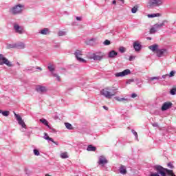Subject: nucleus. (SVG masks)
Returning <instances> with one entry per match:
<instances>
[{
  "label": "nucleus",
  "mask_w": 176,
  "mask_h": 176,
  "mask_svg": "<svg viewBox=\"0 0 176 176\" xmlns=\"http://www.w3.org/2000/svg\"><path fill=\"white\" fill-rule=\"evenodd\" d=\"M65 126L66 129H67L68 130H72V129H74V127L72 126V124H71L69 122H65Z\"/></svg>",
  "instance_id": "obj_30"
},
{
  "label": "nucleus",
  "mask_w": 176,
  "mask_h": 176,
  "mask_svg": "<svg viewBox=\"0 0 176 176\" xmlns=\"http://www.w3.org/2000/svg\"><path fill=\"white\" fill-rule=\"evenodd\" d=\"M88 58L90 60H94V61H101L104 58V55H98V54H88Z\"/></svg>",
  "instance_id": "obj_8"
},
{
  "label": "nucleus",
  "mask_w": 176,
  "mask_h": 176,
  "mask_svg": "<svg viewBox=\"0 0 176 176\" xmlns=\"http://www.w3.org/2000/svg\"><path fill=\"white\" fill-rule=\"evenodd\" d=\"M103 44L104 46H109V45H111V41L109 40H105Z\"/></svg>",
  "instance_id": "obj_40"
},
{
  "label": "nucleus",
  "mask_w": 176,
  "mask_h": 176,
  "mask_svg": "<svg viewBox=\"0 0 176 176\" xmlns=\"http://www.w3.org/2000/svg\"><path fill=\"white\" fill-rule=\"evenodd\" d=\"M7 65V67H13V63L10 62L3 54H0V65Z\"/></svg>",
  "instance_id": "obj_6"
},
{
  "label": "nucleus",
  "mask_w": 176,
  "mask_h": 176,
  "mask_svg": "<svg viewBox=\"0 0 176 176\" xmlns=\"http://www.w3.org/2000/svg\"><path fill=\"white\" fill-rule=\"evenodd\" d=\"M120 2H122V3H124V0H120Z\"/></svg>",
  "instance_id": "obj_55"
},
{
  "label": "nucleus",
  "mask_w": 176,
  "mask_h": 176,
  "mask_svg": "<svg viewBox=\"0 0 176 176\" xmlns=\"http://www.w3.org/2000/svg\"><path fill=\"white\" fill-rule=\"evenodd\" d=\"M116 56H118V52H116L115 50L110 51L108 54L109 58H115Z\"/></svg>",
  "instance_id": "obj_19"
},
{
  "label": "nucleus",
  "mask_w": 176,
  "mask_h": 176,
  "mask_svg": "<svg viewBox=\"0 0 176 176\" xmlns=\"http://www.w3.org/2000/svg\"><path fill=\"white\" fill-rule=\"evenodd\" d=\"M113 5H116V0L113 1Z\"/></svg>",
  "instance_id": "obj_54"
},
{
  "label": "nucleus",
  "mask_w": 176,
  "mask_h": 176,
  "mask_svg": "<svg viewBox=\"0 0 176 176\" xmlns=\"http://www.w3.org/2000/svg\"><path fill=\"white\" fill-rule=\"evenodd\" d=\"M159 45L157 44H154L152 45L148 46V49L151 50V52H157Z\"/></svg>",
  "instance_id": "obj_21"
},
{
  "label": "nucleus",
  "mask_w": 176,
  "mask_h": 176,
  "mask_svg": "<svg viewBox=\"0 0 176 176\" xmlns=\"http://www.w3.org/2000/svg\"><path fill=\"white\" fill-rule=\"evenodd\" d=\"M8 49H16V45L15 44H10L8 45Z\"/></svg>",
  "instance_id": "obj_38"
},
{
  "label": "nucleus",
  "mask_w": 176,
  "mask_h": 176,
  "mask_svg": "<svg viewBox=\"0 0 176 176\" xmlns=\"http://www.w3.org/2000/svg\"><path fill=\"white\" fill-rule=\"evenodd\" d=\"M157 57H163V56H166L167 54L166 49H158L157 50Z\"/></svg>",
  "instance_id": "obj_13"
},
{
  "label": "nucleus",
  "mask_w": 176,
  "mask_h": 176,
  "mask_svg": "<svg viewBox=\"0 0 176 176\" xmlns=\"http://www.w3.org/2000/svg\"><path fill=\"white\" fill-rule=\"evenodd\" d=\"M119 171L120 174H122V175H126V174H127V170L126 169V167L123 165L120 166Z\"/></svg>",
  "instance_id": "obj_20"
},
{
  "label": "nucleus",
  "mask_w": 176,
  "mask_h": 176,
  "mask_svg": "<svg viewBox=\"0 0 176 176\" xmlns=\"http://www.w3.org/2000/svg\"><path fill=\"white\" fill-rule=\"evenodd\" d=\"M154 170H155L157 173H151L149 176H176L175 174H174V171H173V170L164 168L160 165L155 166Z\"/></svg>",
  "instance_id": "obj_1"
},
{
  "label": "nucleus",
  "mask_w": 176,
  "mask_h": 176,
  "mask_svg": "<svg viewBox=\"0 0 176 176\" xmlns=\"http://www.w3.org/2000/svg\"><path fill=\"white\" fill-rule=\"evenodd\" d=\"M36 91H37V93H40V94H42V93H46L47 89H46V87L37 85L36 87Z\"/></svg>",
  "instance_id": "obj_14"
},
{
  "label": "nucleus",
  "mask_w": 176,
  "mask_h": 176,
  "mask_svg": "<svg viewBox=\"0 0 176 176\" xmlns=\"http://www.w3.org/2000/svg\"><path fill=\"white\" fill-rule=\"evenodd\" d=\"M103 108H104V109H105L106 111H108V107H107L103 106Z\"/></svg>",
  "instance_id": "obj_53"
},
{
  "label": "nucleus",
  "mask_w": 176,
  "mask_h": 176,
  "mask_svg": "<svg viewBox=\"0 0 176 176\" xmlns=\"http://www.w3.org/2000/svg\"><path fill=\"white\" fill-rule=\"evenodd\" d=\"M25 174L30 175V170L27 168H25Z\"/></svg>",
  "instance_id": "obj_46"
},
{
  "label": "nucleus",
  "mask_w": 176,
  "mask_h": 176,
  "mask_svg": "<svg viewBox=\"0 0 176 176\" xmlns=\"http://www.w3.org/2000/svg\"><path fill=\"white\" fill-rule=\"evenodd\" d=\"M168 167H169V168H174V166H173V164L171 163L168 164Z\"/></svg>",
  "instance_id": "obj_48"
},
{
  "label": "nucleus",
  "mask_w": 176,
  "mask_h": 176,
  "mask_svg": "<svg viewBox=\"0 0 176 176\" xmlns=\"http://www.w3.org/2000/svg\"><path fill=\"white\" fill-rule=\"evenodd\" d=\"M39 122H41V123H43V124H44V126H47V127H48V129H50V126L49 125V122L47 121L46 119H45V118L40 119Z\"/></svg>",
  "instance_id": "obj_23"
},
{
  "label": "nucleus",
  "mask_w": 176,
  "mask_h": 176,
  "mask_svg": "<svg viewBox=\"0 0 176 176\" xmlns=\"http://www.w3.org/2000/svg\"><path fill=\"white\" fill-rule=\"evenodd\" d=\"M138 6H135L133 8H132L131 9V12L132 13H137V12H138Z\"/></svg>",
  "instance_id": "obj_32"
},
{
  "label": "nucleus",
  "mask_w": 176,
  "mask_h": 176,
  "mask_svg": "<svg viewBox=\"0 0 176 176\" xmlns=\"http://www.w3.org/2000/svg\"><path fill=\"white\" fill-rule=\"evenodd\" d=\"M170 94L171 96H175V94H176V87H173V88H172V89H170Z\"/></svg>",
  "instance_id": "obj_33"
},
{
  "label": "nucleus",
  "mask_w": 176,
  "mask_h": 176,
  "mask_svg": "<svg viewBox=\"0 0 176 176\" xmlns=\"http://www.w3.org/2000/svg\"><path fill=\"white\" fill-rule=\"evenodd\" d=\"M157 30L153 26V28H151L150 30V34H155V32H157Z\"/></svg>",
  "instance_id": "obj_37"
},
{
  "label": "nucleus",
  "mask_w": 176,
  "mask_h": 176,
  "mask_svg": "<svg viewBox=\"0 0 176 176\" xmlns=\"http://www.w3.org/2000/svg\"><path fill=\"white\" fill-rule=\"evenodd\" d=\"M16 64H17L18 65H20V63H19V62H17Z\"/></svg>",
  "instance_id": "obj_58"
},
{
  "label": "nucleus",
  "mask_w": 176,
  "mask_h": 176,
  "mask_svg": "<svg viewBox=\"0 0 176 176\" xmlns=\"http://www.w3.org/2000/svg\"><path fill=\"white\" fill-rule=\"evenodd\" d=\"M96 43V38H91L87 41V45H93Z\"/></svg>",
  "instance_id": "obj_26"
},
{
  "label": "nucleus",
  "mask_w": 176,
  "mask_h": 176,
  "mask_svg": "<svg viewBox=\"0 0 176 176\" xmlns=\"http://www.w3.org/2000/svg\"><path fill=\"white\" fill-rule=\"evenodd\" d=\"M24 9L25 6L23 4H15L10 8L9 13L10 14H12V16H19V14H23V12H24Z\"/></svg>",
  "instance_id": "obj_2"
},
{
  "label": "nucleus",
  "mask_w": 176,
  "mask_h": 176,
  "mask_svg": "<svg viewBox=\"0 0 176 176\" xmlns=\"http://www.w3.org/2000/svg\"><path fill=\"white\" fill-rule=\"evenodd\" d=\"M67 35V32L63 31V30H60L58 32V36H65Z\"/></svg>",
  "instance_id": "obj_29"
},
{
  "label": "nucleus",
  "mask_w": 176,
  "mask_h": 176,
  "mask_svg": "<svg viewBox=\"0 0 176 176\" xmlns=\"http://www.w3.org/2000/svg\"><path fill=\"white\" fill-rule=\"evenodd\" d=\"M147 39H148V41H151L152 39V38L148 37Z\"/></svg>",
  "instance_id": "obj_56"
},
{
  "label": "nucleus",
  "mask_w": 176,
  "mask_h": 176,
  "mask_svg": "<svg viewBox=\"0 0 176 176\" xmlns=\"http://www.w3.org/2000/svg\"><path fill=\"white\" fill-rule=\"evenodd\" d=\"M60 157H61V159H68V157H69L68 153L67 152L62 153L60 154Z\"/></svg>",
  "instance_id": "obj_31"
},
{
  "label": "nucleus",
  "mask_w": 176,
  "mask_h": 176,
  "mask_svg": "<svg viewBox=\"0 0 176 176\" xmlns=\"http://www.w3.org/2000/svg\"><path fill=\"white\" fill-rule=\"evenodd\" d=\"M48 69L50 71V72H51V74H54L53 72L54 71V67H53V65H49L48 66Z\"/></svg>",
  "instance_id": "obj_36"
},
{
  "label": "nucleus",
  "mask_w": 176,
  "mask_h": 176,
  "mask_svg": "<svg viewBox=\"0 0 176 176\" xmlns=\"http://www.w3.org/2000/svg\"><path fill=\"white\" fill-rule=\"evenodd\" d=\"M52 76H54V78H56L58 82L61 81V79L60 78V77L58 76V75L57 74L52 73Z\"/></svg>",
  "instance_id": "obj_35"
},
{
  "label": "nucleus",
  "mask_w": 176,
  "mask_h": 176,
  "mask_svg": "<svg viewBox=\"0 0 176 176\" xmlns=\"http://www.w3.org/2000/svg\"><path fill=\"white\" fill-rule=\"evenodd\" d=\"M74 56L77 60V61H79V63H86V60L84 58H82V56H83V52L79 50H76L74 52Z\"/></svg>",
  "instance_id": "obj_7"
},
{
  "label": "nucleus",
  "mask_w": 176,
  "mask_h": 176,
  "mask_svg": "<svg viewBox=\"0 0 176 176\" xmlns=\"http://www.w3.org/2000/svg\"><path fill=\"white\" fill-rule=\"evenodd\" d=\"M16 49H20V50H23V49H25V44L23 42H19L16 43Z\"/></svg>",
  "instance_id": "obj_22"
},
{
  "label": "nucleus",
  "mask_w": 176,
  "mask_h": 176,
  "mask_svg": "<svg viewBox=\"0 0 176 176\" xmlns=\"http://www.w3.org/2000/svg\"><path fill=\"white\" fill-rule=\"evenodd\" d=\"M142 47V46L138 43V41H135L133 43V48L135 49V52H140Z\"/></svg>",
  "instance_id": "obj_17"
},
{
  "label": "nucleus",
  "mask_w": 176,
  "mask_h": 176,
  "mask_svg": "<svg viewBox=\"0 0 176 176\" xmlns=\"http://www.w3.org/2000/svg\"><path fill=\"white\" fill-rule=\"evenodd\" d=\"M167 76H168V74H165L162 76L163 79H166V78H167Z\"/></svg>",
  "instance_id": "obj_51"
},
{
  "label": "nucleus",
  "mask_w": 176,
  "mask_h": 176,
  "mask_svg": "<svg viewBox=\"0 0 176 176\" xmlns=\"http://www.w3.org/2000/svg\"><path fill=\"white\" fill-rule=\"evenodd\" d=\"M116 90H118V89H113V92H111V88L106 87L100 91V94L104 96V97H106V98H112V97L116 96Z\"/></svg>",
  "instance_id": "obj_3"
},
{
  "label": "nucleus",
  "mask_w": 176,
  "mask_h": 176,
  "mask_svg": "<svg viewBox=\"0 0 176 176\" xmlns=\"http://www.w3.org/2000/svg\"><path fill=\"white\" fill-rule=\"evenodd\" d=\"M165 21H164L162 23H157L154 25V27L157 30H160V28H162V27L164 26Z\"/></svg>",
  "instance_id": "obj_25"
},
{
  "label": "nucleus",
  "mask_w": 176,
  "mask_h": 176,
  "mask_svg": "<svg viewBox=\"0 0 176 176\" xmlns=\"http://www.w3.org/2000/svg\"><path fill=\"white\" fill-rule=\"evenodd\" d=\"M96 149L97 148L93 145H89L87 148V151H88V152H96Z\"/></svg>",
  "instance_id": "obj_24"
},
{
  "label": "nucleus",
  "mask_w": 176,
  "mask_h": 176,
  "mask_svg": "<svg viewBox=\"0 0 176 176\" xmlns=\"http://www.w3.org/2000/svg\"><path fill=\"white\" fill-rule=\"evenodd\" d=\"M132 133L133 135H135L136 140H138V134L137 133V132L135 130H132Z\"/></svg>",
  "instance_id": "obj_44"
},
{
  "label": "nucleus",
  "mask_w": 176,
  "mask_h": 176,
  "mask_svg": "<svg viewBox=\"0 0 176 176\" xmlns=\"http://www.w3.org/2000/svg\"><path fill=\"white\" fill-rule=\"evenodd\" d=\"M160 79V77H151L149 78V81L152 82L153 80H159Z\"/></svg>",
  "instance_id": "obj_39"
},
{
  "label": "nucleus",
  "mask_w": 176,
  "mask_h": 176,
  "mask_svg": "<svg viewBox=\"0 0 176 176\" xmlns=\"http://www.w3.org/2000/svg\"><path fill=\"white\" fill-rule=\"evenodd\" d=\"M152 125L153 126V127H157V126H159L157 124V122H155V123L152 124Z\"/></svg>",
  "instance_id": "obj_50"
},
{
  "label": "nucleus",
  "mask_w": 176,
  "mask_h": 176,
  "mask_svg": "<svg viewBox=\"0 0 176 176\" xmlns=\"http://www.w3.org/2000/svg\"><path fill=\"white\" fill-rule=\"evenodd\" d=\"M45 176H52V175H50L49 174H45Z\"/></svg>",
  "instance_id": "obj_57"
},
{
  "label": "nucleus",
  "mask_w": 176,
  "mask_h": 176,
  "mask_svg": "<svg viewBox=\"0 0 176 176\" xmlns=\"http://www.w3.org/2000/svg\"><path fill=\"white\" fill-rule=\"evenodd\" d=\"M39 34L41 35H49L50 34V30L49 28H43V30H40Z\"/></svg>",
  "instance_id": "obj_18"
},
{
  "label": "nucleus",
  "mask_w": 176,
  "mask_h": 176,
  "mask_svg": "<svg viewBox=\"0 0 176 176\" xmlns=\"http://www.w3.org/2000/svg\"><path fill=\"white\" fill-rule=\"evenodd\" d=\"M134 82V78L129 79L126 80V85H131Z\"/></svg>",
  "instance_id": "obj_43"
},
{
  "label": "nucleus",
  "mask_w": 176,
  "mask_h": 176,
  "mask_svg": "<svg viewBox=\"0 0 176 176\" xmlns=\"http://www.w3.org/2000/svg\"><path fill=\"white\" fill-rule=\"evenodd\" d=\"M173 107V103L171 102H165L162 104L161 107V111H164L170 109Z\"/></svg>",
  "instance_id": "obj_11"
},
{
  "label": "nucleus",
  "mask_w": 176,
  "mask_h": 176,
  "mask_svg": "<svg viewBox=\"0 0 176 176\" xmlns=\"http://www.w3.org/2000/svg\"><path fill=\"white\" fill-rule=\"evenodd\" d=\"M33 153L35 156H39L41 155V153H39V150L36 148L33 150Z\"/></svg>",
  "instance_id": "obj_34"
},
{
  "label": "nucleus",
  "mask_w": 176,
  "mask_h": 176,
  "mask_svg": "<svg viewBox=\"0 0 176 176\" xmlns=\"http://www.w3.org/2000/svg\"><path fill=\"white\" fill-rule=\"evenodd\" d=\"M114 98L116 101H118L119 102H129L130 101V99L127 98H120L118 96H116L114 97Z\"/></svg>",
  "instance_id": "obj_15"
},
{
  "label": "nucleus",
  "mask_w": 176,
  "mask_h": 176,
  "mask_svg": "<svg viewBox=\"0 0 176 176\" xmlns=\"http://www.w3.org/2000/svg\"><path fill=\"white\" fill-rule=\"evenodd\" d=\"M133 58H135V57L133 56H131L129 57V61H133Z\"/></svg>",
  "instance_id": "obj_49"
},
{
  "label": "nucleus",
  "mask_w": 176,
  "mask_h": 176,
  "mask_svg": "<svg viewBox=\"0 0 176 176\" xmlns=\"http://www.w3.org/2000/svg\"><path fill=\"white\" fill-rule=\"evenodd\" d=\"M175 72H176L175 71L172 70L170 72L169 75H168V76H169V78H173V76H174V75H175Z\"/></svg>",
  "instance_id": "obj_41"
},
{
  "label": "nucleus",
  "mask_w": 176,
  "mask_h": 176,
  "mask_svg": "<svg viewBox=\"0 0 176 176\" xmlns=\"http://www.w3.org/2000/svg\"><path fill=\"white\" fill-rule=\"evenodd\" d=\"M14 115L19 123V124H20V126H21V127L23 129H21L22 133H25V130H27V125L25 124V122H24V121L23 120V118H21V117L16 114V112L14 111Z\"/></svg>",
  "instance_id": "obj_4"
},
{
  "label": "nucleus",
  "mask_w": 176,
  "mask_h": 176,
  "mask_svg": "<svg viewBox=\"0 0 176 176\" xmlns=\"http://www.w3.org/2000/svg\"><path fill=\"white\" fill-rule=\"evenodd\" d=\"M36 69H39L40 71H42V68L41 67H36Z\"/></svg>",
  "instance_id": "obj_52"
},
{
  "label": "nucleus",
  "mask_w": 176,
  "mask_h": 176,
  "mask_svg": "<svg viewBox=\"0 0 176 176\" xmlns=\"http://www.w3.org/2000/svg\"><path fill=\"white\" fill-rule=\"evenodd\" d=\"M98 163L100 166H105L108 163V160H107L105 156L101 155L99 157Z\"/></svg>",
  "instance_id": "obj_12"
},
{
  "label": "nucleus",
  "mask_w": 176,
  "mask_h": 176,
  "mask_svg": "<svg viewBox=\"0 0 176 176\" xmlns=\"http://www.w3.org/2000/svg\"><path fill=\"white\" fill-rule=\"evenodd\" d=\"M44 140H47L48 141V142H50V141H51V142H53V144H55V145H58V142H55L54 140H53V138L49 137L47 135V133H44V137H43Z\"/></svg>",
  "instance_id": "obj_16"
},
{
  "label": "nucleus",
  "mask_w": 176,
  "mask_h": 176,
  "mask_svg": "<svg viewBox=\"0 0 176 176\" xmlns=\"http://www.w3.org/2000/svg\"><path fill=\"white\" fill-rule=\"evenodd\" d=\"M131 98H135L136 97H138V95H137V94H135V93H133L131 95Z\"/></svg>",
  "instance_id": "obj_45"
},
{
  "label": "nucleus",
  "mask_w": 176,
  "mask_h": 176,
  "mask_svg": "<svg viewBox=\"0 0 176 176\" xmlns=\"http://www.w3.org/2000/svg\"><path fill=\"white\" fill-rule=\"evenodd\" d=\"M14 30L16 34H19V35H22V34L24 32V28L23 26H20L17 23L14 24Z\"/></svg>",
  "instance_id": "obj_10"
},
{
  "label": "nucleus",
  "mask_w": 176,
  "mask_h": 176,
  "mask_svg": "<svg viewBox=\"0 0 176 176\" xmlns=\"http://www.w3.org/2000/svg\"><path fill=\"white\" fill-rule=\"evenodd\" d=\"M76 19L77 20V21H82V16H76Z\"/></svg>",
  "instance_id": "obj_47"
},
{
  "label": "nucleus",
  "mask_w": 176,
  "mask_h": 176,
  "mask_svg": "<svg viewBox=\"0 0 176 176\" xmlns=\"http://www.w3.org/2000/svg\"><path fill=\"white\" fill-rule=\"evenodd\" d=\"M0 113H1V115H3V116L8 117L10 115V112H9V111H3L0 109Z\"/></svg>",
  "instance_id": "obj_28"
},
{
  "label": "nucleus",
  "mask_w": 176,
  "mask_h": 176,
  "mask_svg": "<svg viewBox=\"0 0 176 176\" xmlns=\"http://www.w3.org/2000/svg\"><path fill=\"white\" fill-rule=\"evenodd\" d=\"M130 74H131V71H130V69H126L123 72L116 73L115 76L116 78H120V77L123 78V76L130 75Z\"/></svg>",
  "instance_id": "obj_9"
},
{
  "label": "nucleus",
  "mask_w": 176,
  "mask_h": 176,
  "mask_svg": "<svg viewBox=\"0 0 176 176\" xmlns=\"http://www.w3.org/2000/svg\"><path fill=\"white\" fill-rule=\"evenodd\" d=\"M119 52H120V53H124V52H126V48H124V47H120Z\"/></svg>",
  "instance_id": "obj_42"
},
{
  "label": "nucleus",
  "mask_w": 176,
  "mask_h": 176,
  "mask_svg": "<svg viewBox=\"0 0 176 176\" xmlns=\"http://www.w3.org/2000/svg\"><path fill=\"white\" fill-rule=\"evenodd\" d=\"M164 3V0H150L148 1L149 8H159Z\"/></svg>",
  "instance_id": "obj_5"
},
{
  "label": "nucleus",
  "mask_w": 176,
  "mask_h": 176,
  "mask_svg": "<svg viewBox=\"0 0 176 176\" xmlns=\"http://www.w3.org/2000/svg\"><path fill=\"white\" fill-rule=\"evenodd\" d=\"M147 16L148 17V19H153V17H159L160 16V14L157 13V14H148Z\"/></svg>",
  "instance_id": "obj_27"
}]
</instances>
